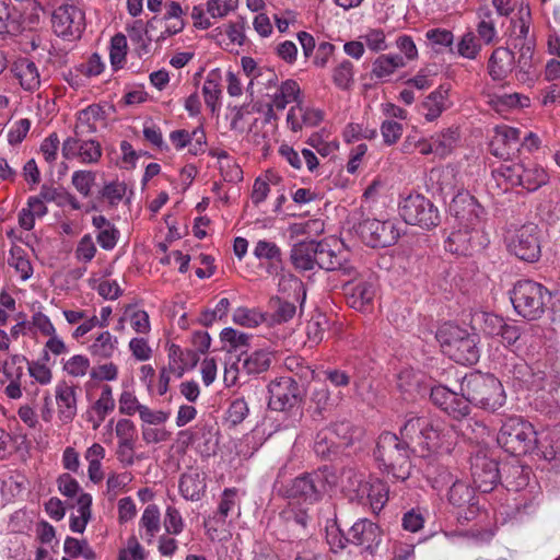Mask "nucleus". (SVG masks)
Returning a JSON list of instances; mask_svg holds the SVG:
<instances>
[{
    "label": "nucleus",
    "instance_id": "nucleus-1",
    "mask_svg": "<svg viewBox=\"0 0 560 560\" xmlns=\"http://www.w3.org/2000/svg\"><path fill=\"white\" fill-rule=\"evenodd\" d=\"M282 469L273 482V491L284 499L314 504L322 500L324 493L338 483L337 470L330 465L303 472L290 480L282 479Z\"/></svg>",
    "mask_w": 560,
    "mask_h": 560
},
{
    "label": "nucleus",
    "instance_id": "nucleus-2",
    "mask_svg": "<svg viewBox=\"0 0 560 560\" xmlns=\"http://www.w3.org/2000/svg\"><path fill=\"white\" fill-rule=\"evenodd\" d=\"M411 452L415 451L395 433L383 432L378 436L374 456L384 474L393 480L406 481L411 474Z\"/></svg>",
    "mask_w": 560,
    "mask_h": 560
},
{
    "label": "nucleus",
    "instance_id": "nucleus-3",
    "mask_svg": "<svg viewBox=\"0 0 560 560\" xmlns=\"http://www.w3.org/2000/svg\"><path fill=\"white\" fill-rule=\"evenodd\" d=\"M459 389L470 404L491 412L506 400L501 382L492 374L471 372L463 377Z\"/></svg>",
    "mask_w": 560,
    "mask_h": 560
},
{
    "label": "nucleus",
    "instance_id": "nucleus-4",
    "mask_svg": "<svg viewBox=\"0 0 560 560\" xmlns=\"http://www.w3.org/2000/svg\"><path fill=\"white\" fill-rule=\"evenodd\" d=\"M436 339L443 352L462 365H472L478 362L480 350L478 337L453 324H444L436 331Z\"/></svg>",
    "mask_w": 560,
    "mask_h": 560
},
{
    "label": "nucleus",
    "instance_id": "nucleus-5",
    "mask_svg": "<svg viewBox=\"0 0 560 560\" xmlns=\"http://www.w3.org/2000/svg\"><path fill=\"white\" fill-rule=\"evenodd\" d=\"M497 441L506 453L514 456L530 454L538 446L534 425L520 416H510L503 421Z\"/></svg>",
    "mask_w": 560,
    "mask_h": 560
},
{
    "label": "nucleus",
    "instance_id": "nucleus-6",
    "mask_svg": "<svg viewBox=\"0 0 560 560\" xmlns=\"http://www.w3.org/2000/svg\"><path fill=\"white\" fill-rule=\"evenodd\" d=\"M546 298L550 293L540 282H516L510 299L518 315L534 320L544 314Z\"/></svg>",
    "mask_w": 560,
    "mask_h": 560
},
{
    "label": "nucleus",
    "instance_id": "nucleus-7",
    "mask_svg": "<svg viewBox=\"0 0 560 560\" xmlns=\"http://www.w3.org/2000/svg\"><path fill=\"white\" fill-rule=\"evenodd\" d=\"M52 30L67 40L80 38L85 28V13L79 0H59L51 15Z\"/></svg>",
    "mask_w": 560,
    "mask_h": 560
},
{
    "label": "nucleus",
    "instance_id": "nucleus-8",
    "mask_svg": "<svg viewBox=\"0 0 560 560\" xmlns=\"http://www.w3.org/2000/svg\"><path fill=\"white\" fill-rule=\"evenodd\" d=\"M268 407L273 411H290L301 405L305 392L298 381L290 376H281L268 385Z\"/></svg>",
    "mask_w": 560,
    "mask_h": 560
},
{
    "label": "nucleus",
    "instance_id": "nucleus-9",
    "mask_svg": "<svg viewBox=\"0 0 560 560\" xmlns=\"http://www.w3.org/2000/svg\"><path fill=\"white\" fill-rule=\"evenodd\" d=\"M399 214L407 224L423 229L435 228L440 223L438 208L422 195H409L399 205Z\"/></svg>",
    "mask_w": 560,
    "mask_h": 560
},
{
    "label": "nucleus",
    "instance_id": "nucleus-10",
    "mask_svg": "<svg viewBox=\"0 0 560 560\" xmlns=\"http://www.w3.org/2000/svg\"><path fill=\"white\" fill-rule=\"evenodd\" d=\"M506 246L513 255L525 261H536L540 257V230L528 223L506 236Z\"/></svg>",
    "mask_w": 560,
    "mask_h": 560
},
{
    "label": "nucleus",
    "instance_id": "nucleus-11",
    "mask_svg": "<svg viewBox=\"0 0 560 560\" xmlns=\"http://www.w3.org/2000/svg\"><path fill=\"white\" fill-rule=\"evenodd\" d=\"M359 233L366 245L387 247L397 243L401 229L395 220L366 219L359 224Z\"/></svg>",
    "mask_w": 560,
    "mask_h": 560
},
{
    "label": "nucleus",
    "instance_id": "nucleus-12",
    "mask_svg": "<svg viewBox=\"0 0 560 560\" xmlns=\"http://www.w3.org/2000/svg\"><path fill=\"white\" fill-rule=\"evenodd\" d=\"M383 539L381 526L365 517L357 520L348 529L350 545L357 547L361 555L375 556Z\"/></svg>",
    "mask_w": 560,
    "mask_h": 560
},
{
    "label": "nucleus",
    "instance_id": "nucleus-13",
    "mask_svg": "<svg viewBox=\"0 0 560 560\" xmlns=\"http://www.w3.org/2000/svg\"><path fill=\"white\" fill-rule=\"evenodd\" d=\"M470 470L475 487L482 493L491 492L501 482L502 468L485 453L478 452L471 457Z\"/></svg>",
    "mask_w": 560,
    "mask_h": 560
},
{
    "label": "nucleus",
    "instance_id": "nucleus-14",
    "mask_svg": "<svg viewBox=\"0 0 560 560\" xmlns=\"http://www.w3.org/2000/svg\"><path fill=\"white\" fill-rule=\"evenodd\" d=\"M27 359L22 354H12L0 366V386L10 399H20L23 392L24 369Z\"/></svg>",
    "mask_w": 560,
    "mask_h": 560
},
{
    "label": "nucleus",
    "instance_id": "nucleus-15",
    "mask_svg": "<svg viewBox=\"0 0 560 560\" xmlns=\"http://www.w3.org/2000/svg\"><path fill=\"white\" fill-rule=\"evenodd\" d=\"M450 212L459 225L471 229H476L485 214L483 208L468 191H458L453 196Z\"/></svg>",
    "mask_w": 560,
    "mask_h": 560
},
{
    "label": "nucleus",
    "instance_id": "nucleus-16",
    "mask_svg": "<svg viewBox=\"0 0 560 560\" xmlns=\"http://www.w3.org/2000/svg\"><path fill=\"white\" fill-rule=\"evenodd\" d=\"M61 152L65 159L78 158L83 164L97 163L102 156L100 142L84 138H67L62 143Z\"/></svg>",
    "mask_w": 560,
    "mask_h": 560
},
{
    "label": "nucleus",
    "instance_id": "nucleus-17",
    "mask_svg": "<svg viewBox=\"0 0 560 560\" xmlns=\"http://www.w3.org/2000/svg\"><path fill=\"white\" fill-rule=\"evenodd\" d=\"M521 130L511 126H497L490 141V152L498 158L509 159L520 150Z\"/></svg>",
    "mask_w": 560,
    "mask_h": 560
},
{
    "label": "nucleus",
    "instance_id": "nucleus-18",
    "mask_svg": "<svg viewBox=\"0 0 560 560\" xmlns=\"http://www.w3.org/2000/svg\"><path fill=\"white\" fill-rule=\"evenodd\" d=\"M317 267L326 271L338 272L339 277H350L354 271L345 255L342 253H336L326 242H320Z\"/></svg>",
    "mask_w": 560,
    "mask_h": 560
},
{
    "label": "nucleus",
    "instance_id": "nucleus-19",
    "mask_svg": "<svg viewBox=\"0 0 560 560\" xmlns=\"http://www.w3.org/2000/svg\"><path fill=\"white\" fill-rule=\"evenodd\" d=\"M515 69L514 51L509 47L495 48L488 60V73L493 81H503Z\"/></svg>",
    "mask_w": 560,
    "mask_h": 560
},
{
    "label": "nucleus",
    "instance_id": "nucleus-20",
    "mask_svg": "<svg viewBox=\"0 0 560 560\" xmlns=\"http://www.w3.org/2000/svg\"><path fill=\"white\" fill-rule=\"evenodd\" d=\"M478 231L471 228H464L453 231L445 240L444 247L447 252L458 255L468 256L476 249V238Z\"/></svg>",
    "mask_w": 560,
    "mask_h": 560
},
{
    "label": "nucleus",
    "instance_id": "nucleus-21",
    "mask_svg": "<svg viewBox=\"0 0 560 560\" xmlns=\"http://www.w3.org/2000/svg\"><path fill=\"white\" fill-rule=\"evenodd\" d=\"M532 23L533 19L529 4L522 2L518 5L516 18L511 20L512 31L509 45L535 42L534 35L530 34Z\"/></svg>",
    "mask_w": 560,
    "mask_h": 560
},
{
    "label": "nucleus",
    "instance_id": "nucleus-22",
    "mask_svg": "<svg viewBox=\"0 0 560 560\" xmlns=\"http://www.w3.org/2000/svg\"><path fill=\"white\" fill-rule=\"evenodd\" d=\"M11 72L24 91L34 92L39 89L40 74L33 60L25 57L16 59L11 66Z\"/></svg>",
    "mask_w": 560,
    "mask_h": 560
},
{
    "label": "nucleus",
    "instance_id": "nucleus-23",
    "mask_svg": "<svg viewBox=\"0 0 560 560\" xmlns=\"http://www.w3.org/2000/svg\"><path fill=\"white\" fill-rule=\"evenodd\" d=\"M514 55H517V59H515V73L517 80L522 82H526L533 78L535 74V42L527 43H515L514 45H510Z\"/></svg>",
    "mask_w": 560,
    "mask_h": 560
},
{
    "label": "nucleus",
    "instance_id": "nucleus-24",
    "mask_svg": "<svg viewBox=\"0 0 560 560\" xmlns=\"http://www.w3.org/2000/svg\"><path fill=\"white\" fill-rule=\"evenodd\" d=\"M55 394L59 419L63 423L71 422L78 410L75 387L61 382L57 384Z\"/></svg>",
    "mask_w": 560,
    "mask_h": 560
},
{
    "label": "nucleus",
    "instance_id": "nucleus-25",
    "mask_svg": "<svg viewBox=\"0 0 560 560\" xmlns=\"http://www.w3.org/2000/svg\"><path fill=\"white\" fill-rule=\"evenodd\" d=\"M342 291L352 308L362 310L374 299L376 285L375 282H343Z\"/></svg>",
    "mask_w": 560,
    "mask_h": 560
},
{
    "label": "nucleus",
    "instance_id": "nucleus-26",
    "mask_svg": "<svg viewBox=\"0 0 560 560\" xmlns=\"http://www.w3.org/2000/svg\"><path fill=\"white\" fill-rule=\"evenodd\" d=\"M105 119V110L101 105L92 104L78 112L72 138H84L97 130V121Z\"/></svg>",
    "mask_w": 560,
    "mask_h": 560
},
{
    "label": "nucleus",
    "instance_id": "nucleus-27",
    "mask_svg": "<svg viewBox=\"0 0 560 560\" xmlns=\"http://www.w3.org/2000/svg\"><path fill=\"white\" fill-rule=\"evenodd\" d=\"M198 361L199 354L195 350H184L174 343L168 348V370L178 378L182 377L187 370L194 369Z\"/></svg>",
    "mask_w": 560,
    "mask_h": 560
},
{
    "label": "nucleus",
    "instance_id": "nucleus-28",
    "mask_svg": "<svg viewBox=\"0 0 560 560\" xmlns=\"http://www.w3.org/2000/svg\"><path fill=\"white\" fill-rule=\"evenodd\" d=\"M320 242H301L295 244L291 250V262L295 269L301 271L313 270L317 266V256Z\"/></svg>",
    "mask_w": 560,
    "mask_h": 560
},
{
    "label": "nucleus",
    "instance_id": "nucleus-29",
    "mask_svg": "<svg viewBox=\"0 0 560 560\" xmlns=\"http://www.w3.org/2000/svg\"><path fill=\"white\" fill-rule=\"evenodd\" d=\"M178 487L185 500L199 501L207 489L206 477L198 470H189L180 476Z\"/></svg>",
    "mask_w": 560,
    "mask_h": 560
},
{
    "label": "nucleus",
    "instance_id": "nucleus-30",
    "mask_svg": "<svg viewBox=\"0 0 560 560\" xmlns=\"http://www.w3.org/2000/svg\"><path fill=\"white\" fill-rule=\"evenodd\" d=\"M301 90L295 80L288 79L277 88L273 94L268 95L271 106L283 110L290 103H300Z\"/></svg>",
    "mask_w": 560,
    "mask_h": 560
},
{
    "label": "nucleus",
    "instance_id": "nucleus-31",
    "mask_svg": "<svg viewBox=\"0 0 560 560\" xmlns=\"http://www.w3.org/2000/svg\"><path fill=\"white\" fill-rule=\"evenodd\" d=\"M521 172V185L528 191H535L549 180L548 173L544 167L533 161H523Z\"/></svg>",
    "mask_w": 560,
    "mask_h": 560
},
{
    "label": "nucleus",
    "instance_id": "nucleus-32",
    "mask_svg": "<svg viewBox=\"0 0 560 560\" xmlns=\"http://www.w3.org/2000/svg\"><path fill=\"white\" fill-rule=\"evenodd\" d=\"M22 14L8 0H0V35H16L23 30Z\"/></svg>",
    "mask_w": 560,
    "mask_h": 560
},
{
    "label": "nucleus",
    "instance_id": "nucleus-33",
    "mask_svg": "<svg viewBox=\"0 0 560 560\" xmlns=\"http://www.w3.org/2000/svg\"><path fill=\"white\" fill-rule=\"evenodd\" d=\"M253 254L257 259L269 262V272L271 276H279L282 260L281 250L276 243L260 240L256 243Z\"/></svg>",
    "mask_w": 560,
    "mask_h": 560
},
{
    "label": "nucleus",
    "instance_id": "nucleus-34",
    "mask_svg": "<svg viewBox=\"0 0 560 560\" xmlns=\"http://www.w3.org/2000/svg\"><path fill=\"white\" fill-rule=\"evenodd\" d=\"M365 495L373 513L378 514L388 501L389 488L378 478L370 479L364 487Z\"/></svg>",
    "mask_w": 560,
    "mask_h": 560
},
{
    "label": "nucleus",
    "instance_id": "nucleus-35",
    "mask_svg": "<svg viewBox=\"0 0 560 560\" xmlns=\"http://www.w3.org/2000/svg\"><path fill=\"white\" fill-rule=\"evenodd\" d=\"M405 66L406 61L400 55H381L373 61L371 74L378 80H387L396 70Z\"/></svg>",
    "mask_w": 560,
    "mask_h": 560
},
{
    "label": "nucleus",
    "instance_id": "nucleus-36",
    "mask_svg": "<svg viewBox=\"0 0 560 560\" xmlns=\"http://www.w3.org/2000/svg\"><path fill=\"white\" fill-rule=\"evenodd\" d=\"M273 360V353L267 349L255 350L249 354H246L242 361V370L247 375H257L269 370Z\"/></svg>",
    "mask_w": 560,
    "mask_h": 560
},
{
    "label": "nucleus",
    "instance_id": "nucleus-37",
    "mask_svg": "<svg viewBox=\"0 0 560 560\" xmlns=\"http://www.w3.org/2000/svg\"><path fill=\"white\" fill-rule=\"evenodd\" d=\"M341 486L342 489L352 493V498L363 499L365 495L364 487L366 485L365 474L355 467H343L341 470Z\"/></svg>",
    "mask_w": 560,
    "mask_h": 560
},
{
    "label": "nucleus",
    "instance_id": "nucleus-38",
    "mask_svg": "<svg viewBox=\"0 0 560 560\" xmlns=\"http://www.w3.org/2000/svg\"><path fill=\"white\" fill-rule=\"evenodd\" d=\"M448 90L443 86L431 92L421 104L422 114L428 121H433L446 109Z\"/></svg>",
    "mask_w": 560,
    "mask_h": 560
},
{
    "label": "nucleus",
    "instance_id": "nucleus-39",
    "mask_svg": "<svg viewBox=\"0 0 560 560\" xmlns=\"http://www.w3.org/2000/svg\"><path fill=\"white\" fill-rule=\"evenodd\" d=\"M528 470L518 464H504L501 482L508 490L518 491L527 485Z\"/></svg>",
    "mask_w": 560,
    "mask_h": 560
},
{
    "label": "nucleus",
    "instance_id": "nucleus-40",
    "mask_svg": "<svg viewBox=\"0 0 560 560\" xmlns=\"http://www.w3.org/2000/svg\"><path fill=\"white\" fill-rule=\"evenodd\" d=\"M458 421V430L462 435L474 443L485 442L490 434L489 428L481 420L467 416Z\"/></svg>",
    "mask_w": 560,
    "mask_h": 560
},
{
    "label": "nucleus",
    "instance_id": "nucleus-41",
    "mask_svg": "<svg viewBox=\"0 0 560 560\" xmlns=\"http://www.w3.org/2000/svg\"><path fill=\"white\" fill-rule=\"evenodd\" d=\"M328 430L319 431L314 441V453L323 460H334L340 454V444L336 443Z\"/></svg>",
    "mask_w": 560,
    "mask_h": 560
},
{
    "label": "nucleus",
    "instance_id": "nucleus-42",
    "mask_svg": "<svg viewBox=\"0 0 560 560\" xmlns=\"http://www.w3.org/2000/svg\"><path fill=\"white\" fill-rule=\"evenodd\" d=\"M269 306L272 310V314L268 315V319H270L272 324L287 323L292 319L296 313L295 303L281 296L271 298Z\"/></svg>",
    "mask_w": 560,
    "mask_h": 560
},
{
    "label": "nucleus",
    "instance_id": "nucleus-43",
    "mask_svg": "<svg viewBox=\"0 0 560 560\" xmlns=\"http://www.w3.org/2000/svg\"><path fill=\"white\" fill-rule=\"evenodd\" d=\"M481 50L482 44L479 42L477 35L472 31H467L454 46L453 54L465 59L475 60L480 55Z\"/></svg>",
    "mask_w": 560,
    "mask_h": 560
},
{
    "label": "nucleus",
    "instance_id": "nucleus-44",
    "mask_svg": "<svg viewBox=\"0 0 560 560\" xmlns=\"http://www.w3.org/2000/svg\"><path fill=\"white\" fill-rule=\"evenodd\" d=\"M427 422L428 419L424 417L408 418L400 429V441L407 442V445L416 451V444L421 438L423 430H425Z\"/></svg>",
    "mask_w": 560,
    "mask_h": 560
},
{
    "label": "nucleus",
    "instance_id": "nucleus-45",
    "mask_svg": "<svg viewBox=\"0 0 560 560\" xmlns=\"http://www.w3.org/2000/svg\"><path fill=\"white\" fill-rule=\"evenodd\" d=\"M328 432L340 440V445L350 446L362 436V429L348 420L336 421Z\"/></svg>",
    "mask_w": 560,
    "mask_h": 560
},
{
    "label": "nucleus",
    "instance_id": "nucleus-46",
    "mask_svg": "<svg viewBox=\"0 0 560 560\" xmlns=\"http://www.w3.org/2000/svg\"><path fill=\"white\" fill-rule=\"evenodd\" d=\"M128 37L135 46L137 55L141 58L150 52L151 38L141 20L135 21L127 28Z\"/></svg>",
    "mask_w": 560,
    "mask_h": 560
},
{
    "label": "nucleus",
    "instance_id": "nucleus-47",
    "mask_svg": "<svg viewBox=\"0 0 560 560\" xmlns=\"http://www.w3.org/2000/svg\"><path fill=\"white\" fill-rule=\"evenodd\" d=\"M118 339L108 330L101 332L90 346V352L98 359H109L117 350Z\"/></svg>",
    "mask_w": 560,
    "mask_h": 560
},
{
    "label": "nucleus",
    "instance_id": "nucleus-48",
    "mask_svg": "<svg viewBox=\"0 0 560 560\" xmlns=\"http://www.w3.org/2000/svg\"><path fill=\"white\" fill-rule=\"evenodd\" d=\"M421 381L422 375L412 369L406 368L397 374L396 386L405 398H412L419 392Z\"/></svg>",
    "mask_w": 560,
    "mask_h": 560
},
{
    "label": "nucleus",
    "instance_id": "nucleus-49",
    "mask_svg": "<svg viewBox=\"0 0 560 560\" xmlns=\"http://www.w3.org/2000/svg\"><path fill=\"white\" fill-rule=\"evenodd\" d=\"M232 319L236 325L255 328L268 320V314L261 312L259 308L240 306L234 310Z\"/></svg>",
    "mask_w": 560,
    "mask_h": 560
},
{
    "label": "nucleus",
    "instance_id": "nucleus-50",
    "mask_svg": "<svg viewBox=\"0 0 560 560\" xmlns=\"http://www.w3.org/2000/svg\"><path fill=\"white\" fill-rule=\"evenodd\" d=\"M115 405L112 386L103 385L100 398L92 406V410L97 416V420L93 423L94 429H97L106 416L115 409Z\"/></svg>",
    "mask_w": 560,
    "mask_h": 560
},
{
    "label": "nucleus",
    "instance_id": "nucleus-51",
    "mask_svg": "<svg viewBox=\"0 0 560 560\" xmlns=\"http://www.w3.org/2000/svg\"><path fill=\"white\" fill-rule=\"evenodd\" d=\"M475 489L464 481L456 480L450 488L448 501L455 506L474 505Z\"/></svg>",
    "mask_w": 560,
    "mask_h": 560
},
{
    "label": "nucleus",
    "instance_id": "nucleus-52",
    "mask_svg": "<svg viewBox=\"0 0 560 560\" xmlns=\"http://www.w3.org/2000/svg\"><path fill=\"white\" fill-rule=\"evenodd\" d=\"M63 551L70 559L82 557L84 560H95L97 557L85 539L80 540L71 536L65 539Z\"/></svg>",
    "mask_w": 560,
    "mask_h": 560
},
{
    "label": "nucleus",
    "instance_id": "nucleus-53",
    "mask_svg": "<svg viewBox=\"0 0 560 560\" xmlns=\"http://www.w3.org/2000/svg\"><path fill=\"white\" fill-rule=\"evenodd\" d=\"M489 103L497 112H505L512 108L528 106L529 98L518 93L495 94L491 96Z\"/></svg>",
    "mask_w": 560,
    "mask_h": 560
},
{
    "label": "nucleus",
    "instance_id": "nucleus-54",
    "mask_svg": "<svg viewBox=\"0 0 560 560\" xmlns=\"http://www.w3.org/2000/svg\"><path fill=\"white\" fill-rule=\"evenodd\" d=\"M8 265L15 269L21 280H27L33 275L31 261L21 247L11 248Z\"/></svg>",
    "mask_w": 560,
    "mask_h": 560
},
{
    "label": "nucleus",
    "instance_id": "nucleus-55",
    "mask_svg": "<svg viewBox=\"0 0 560 560\" xmlns=\"http://www.w3.org/2000/svg\"><path fill=\"white\" fill-rule=\"evenodd\" d=\"M140 525L145 529L147 541L151 542L161 527V514L158 505L149 504L140 518Z\"/></svg>",
    "mask_w": 560,
    "mask_h": 560
},
{
    "label": "nucleus",
    "instance_id": "nucleus-56",
    "mask_svg": "<svg viewBox=\"0 0 560 560\" xmlns=\"http://www.w3.org/2000/svg\"><path fill=\"white\" fill-rule=\"evenodd\" d=\"M425 38L435 51L448 48L451 52H454V35L450 30L439 27L428 30Z\"/></svg>",
    "mask_w": 560,
    "mask_h": 560
},
{
    "label": "nucleus",
    "instance_id": "nucleus-57",
    "mask_svg": "<svg viewBox=\"0 0 560 560\" xmlns=\"http://www.w3.org/2000/svg\"><path fill=\"white\" fill-rule=\"evenodd\" d=\"M457 129L447 128L432 137L436 155L445 156L452 152L458 141Z\"/></svg>",
    "mask_w": 560,
    "mask_h": 560
},
{
    "label": "nucleus",
    "instance_id": "nucleus-58",
    "mask_svg": "<svg viewBox=\"0 0 560 560\" xmlns=\"http://www.w3.org/2000/svg\"><path fill=\"white\" fill-rule=\"evenodd\" d=\"M127 55V38L124 34H116L110 40L109 58L114 70L122 68Z\"/></svg>",
    "mask_w": 560,
    "mask_h": 560
},
{
    "label": "nucleus",
    "instance_id": "nucleus-59",
    "mask_svg": "<svg viewBox=\"0 0 560 560\" xmlns=\"http://www.w3.org/2000/svg\"><path fill=\"white\" fill-rule=\"evenodd\" d=\"M522 162L514 164H502L492 171V176L499 180L503 179L512 186L521 185Z\"/></svg>",
    "mask_w": 560,
    "mask_h": 560
},
{
    "label": "nucleus",
    "instance_id": "nucleus-60",
    "mask_svg": "<svg viewBox=\"0 0 560 560\" xmlns=\"http://www.w3.org/2000/svg\"><path fill=\"white\" fill-rule=\"evenodd\" d=\"M353 65L346 59L334 69L332 81L339 89L348 90L353 84Z\"/></svg>",
    "mask_w": 560,
    "mask_h": 560
},
{
    "label": "nucleus",
    "instance_id": "nucleus-61",
    "mask_svg": "<svg viewBox=\"0 0 560 560\" xmlns=\"http://www.w3.org/2000/svg\"><path fill=\"white\" fill-rule=\"evenodd\" d=\"M442 410L454 419L459 420L469 415V401L463 394L459 396L456 392H454V398L448 399V404L445 405Z\"/></svg>",
    "mask_w": 560,
    "mask_h": 560
},
{
    "label": "nucleus",
    "instance_id": "nucleus-62",
    "mask_svg": "<svg viewBox=\"0 0 560 560\" xmlns=\"http://www.w3.org/2000/svg\"><path fill=\"white\" fill-rule=\"evenodd\" d=\"M236 506V490L225 489L222 493L221 501L218 506V511L214 515V520L218 523H224L229 514Z\"/></svg>",
    "mask_w": 560,
    "mask_h": 560
},
{
    "label": "nucleus",
    "instance_id": "nucleus-63",
    "mask_svg": "<svg viewBox=\"0 0 560 560\" xmlns=\"http://www.w3.org/2000/svg\"><path fill=\"white\" fill-rule=\"evenodd\" d=\"M440 439L441 432L428 420L427 428L423 430L421 438L416 444V447L419 446L421 450L436 451L442 447Z\"/></svg>",
    "mask_w": 560,
    "mask_h": 560
},
{
    "label": "nucleus",
    "instance_id": "nucleus-64",
    "mask_svg": "<svg viewBox=\"0 0 560 560\" xmlns=\"http://www.w3.org/2000/svg\"><path fill=\"white\" fill-rule=\"evenodd\" d=\"M202 94L206 105L211 109V112H214L221 96V88L215 78L208 77L205 80Z\"/></svg>",
    "mask_w": 560,
    "mask_h": 560
}]
</instances>
